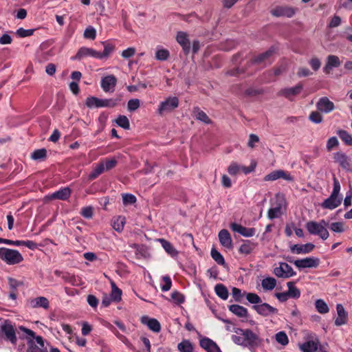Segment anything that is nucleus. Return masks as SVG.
Returning <instances> with one entry per match:
<instances>
[{
    "label": "nucleus",
    "instance_id": "obj_17",
    "mask_svg": "<svg viewBox=\"0 0 352 352\" xmlns=\"http://www.w3.org/2000/svg\"><path fill=\"white\" fill-rule=\"evenodd\" d=\"M28 352H47L44 348L43 339L41 336H37L28 343Z\"/></svg>",
    "mask_w": 352,
    "mask_h": 352
},
{
    "label": "nucleus",
    "instance_id": "obj_58",
    "mask_svg": "<svg viewBox=\"0 0 352 352\" xmlns=\"http://www.w3.org/2000/svg\"><path fill=\"white\" fill-rule=\"evenodd\" d=\"M309 120L316 124H319L322 121V116L318 111H312L309 115Z\"/></svg>",
    "mask_w": 352,
    "mask_h": 352
},
{
    "label": "nucleus",
    "instance_id": "obj_11",
    "mask_svg": "<svg viewBox=\"0 0 352 352\" xmlns=\"http://www.w3.org/2000/svg\"><path fill=\"white\" fill-rule=\"evenodd\" d=\"M294 264L298 269L317 267L320 264V259L316 257H307L294 261Z\"/></svg>",
    "mask_w": 352,
    "mask_h": 352
},
{
    "label": "nucleus",
    "instance_id": "obj_9",
    "mask_svg": "<svg viewBox=\"0 0 352 352\" xmlns=\"http://www.w3.org/2000/svg\"><path fill=\"white\" fill-rule=\"evenodd\" d=\"M280 178L288 182H292L294 180V177L290 175V173L283 170H276L271 172L264 177L263 180L265 182H270L275 181Z\"/></svg>",
    "mask_w": 352,
    "mask_h": 352
},
{
    "label": "nucleus",
    "instance_id": "obj_52",
    "mask_svg": "<svg viewBox=\"0 0 352 352\" xmlns=\"http://www.w3.org/2000/svg\"><path fill=\"white\" fill-rule=\"evenodd\" d=\"M281 214V206L280 205H278L274 208H271L269 209L267 212V217L269 219H273L280 217Z\"/></svg>",
    "mask_w": 352,
    "mask_h": 352
},
{
    "label": "nucleus",
    "instance_id": "obj_42",
    "mask_svg": "<svg viewBox=\"0 0 352 352\" xmlns=\"http://www.w3.org/2000/svg\"><path fill=\"white\" fill-rule=\"evenodd\" d=\"M337 134L346 145H352V135L345 130H338Z\"/></svg>",
    "mask_w": 352,
    "mask_h": 352
},
{
    "label": "nucleus",
    "instance_id": "obj_59",
    "mask_svg": "<svg viewBox=\"0 0 352 352\" xmlns=\"http://www.w3.org/2000/svg\"><path fill=\"white\" fill-rule=\"evenodd\" d=\"M137 199L135 195L129 193L122 195V201L124 204H135Z\"/></svg>",
    "mask_w": 352,
    "mask_h": 352
},
{
    "label": "nucleus",
    "instance_id": "obj_47",
    "mask_svg": "<svg viewBox=\"0 0 352 352\" xmlns=\"http://www.w3.org/2000/svg\"><path fill=\"white\" fill-rule=\"evenodd\" d=\"M211 256L217 262V264L221 265H226L223 256L215 248H212L211 250Z\"/></svg>",
    "mask_w": 352,
    "mask_h": 352
},
{
    "label": "nucleus",
    "instance_id": "obj_57",
    "mask_svg": "<svg viewBox=\"0 0 352 352\" xmlns=\"http://www.w3.org/2000/svg\"><path fill=\"white\" fill-rule=\"evenodd\" d=\"M241 171V166L236 162H232L228 167V172L231 175H236Z\"/></svg>",
    "mask_w": 352,
    "mask_h": 352
},
{
    "label": "nucleus",
    "instance_id": "obj_31",
    "mask_svg": "<svg viewBox=\"0 0 352 352\" xmlns=\"http://www.w3.org/2000/svg\"><path fill=\"white\" fill-rule=\"evenodd\" d=\"M158 241L163 247L164 250L172 257H176L178 255V251L173 247V245L164 239H159Z\"/></svg>",
    "mask_w": 352,
    "mask_h": 352
},
{
    "label": "nucleus",
    "instance_id": "obj_20",
    "mask_svg": "<svg viewBox=\"0 0 352 352\" xmlns=\"http://www.w3.org/2000/svg\"><path fill=\"white\" fill-rule=\"evenodd\" d=\"M230 228L232 231L238 232L245 237H251L254 236L256 232V230L254 228H246L236 223H231Z\"/></svg>",
    "mask_w": 352,
    "mask_h": 352
},
{
    "label": "nucleus",
    "instance_id": "obj_39",
    "mask_svg": "<svg viewBox=\"0 0 352 352\" xmlns=\"http://www.w3.org/2000/svg\"><path fill=\"white\" fill-rule=\"evenodd\" d=\"M216 294L223 300L228 298V290L223 284H217L214 287Z\"/></svg>",
    "mask_w": 352,
    "mask_h": 352
},
{
    "label": "nucleus",
    "instance_id": "obj_1",
    "mask_svg": "<svg viewBox=\"0 0 352 352\" xmlns=\"http://www.w3.org/2000/svg\"><path fill=\"white\" fill-rule=\"evenodd\" d=\"M236 335L232 336V340L236 344L248 347L250 350L258 348L262 342L259 336L249 329H237Z\"/></svg>",
    "mask_w": 352,
    "mask_h": 352
},
{
    "label": "nucleus",
    "instance_id": "obj_8",
    "mask_svg": "<svg viewBox=\"0 0 352 352\" xmlns=\"http://www.w3.org/2000/svg\"><path fill=\"white\" fill-rule=\"evenodd\" d=\"M253 309L262 316H270L278 314V309L268 303L261 302L258 305H253Z\"/></svg>",
    "mask_w": 352,
    "mask_h": 352
},
{
    "label": "nucleus",
    "instance_id": "obj_35",
    "mask_svg": "<svg viewBox=\"0 0 352 352\" xmlns=\"http://www.w3.org/2000/svg\"><path fill=\"white\" fill-rule=\"evenodd\" d=\"M255 243L251 242L249 240L245 241L243 243H242L239 249V252L241 254L248 255L250 254L255 248Z\"/></svg>",
    "mask_w": 352,
    "mask_h": 352
},
{
    "label": "nucleus",
    "instance_id": "obj_60",
    "mask_svg": "<svg viewBox=\"0 0 352 352\" xmlns=\"http://www.w3.org/2000/svg\"><path fill=\"white\" fill-rule=\"evenodd\" d=\"M96 36V31L91 26L87 28L84 32V37L91 40L95 39Z\"/></svg>",
    "mask_w": 352,
    "mask_h": 352
},
{
    "label": "nucleus",
    "instance_id": "obj_21",
    "mask_svg": "<svg viewBox=\"0 0 352 352\" xmlns=\"http://www.w3.org/2000/svg\"><path fill=\"white\" fill-rule=\"evenodd\" d=\"M302 89L303 85L300 83H298L295 87L282 89L280 91V94L289 100H292L294 96L300 94Z\"/></svg>",
    "mask_w": 352,
    "mask_h": 352
},
{
    "label": "nucleus",
    "instance_id": "obj_51",
    "mask_svg": "<svg viewBox=\"0 0 352 352\" xmlns=\"http://www.w3.org/2000/svg\"><path fill=\"white\" fill-rule=\"evenodd\" d=\"M124 218L118 217L113 219L112 226L115 230L121 232L124 228Z\"/></svg>",
    "mask_w": 352,
    "mask_h": 352
},
{
    "label": "nucleus",
    "instance_id": "obj_41",
    "mask_svg": "<svg viewBox=\"0 0 352 352\" xmlns=\"http://www.w3.org/2000/svg\"><path fill=\"white\" fill-rule=\"evenodd\" d=\"M177 349L180 352H192L193 346L188 340H184L177 344Z\"/></svg>",
    "mask_w": 352,
    "mask_h": 352
},
{
    "label": "nucleus",
    "instance_id": "obj_7",
    "mask_svg": "<svg viewBox=\"0 0 352 352\" xmlns=\"http://www.w3.org/2000/svg\"><path fill=\"white\" fill-rule=\"evenodd\" d=\"M273 273L276 276L283 278H287L296 275L292 267L284 262L279 263L278 266L274 267Z\"/></svg>",
    "mask_w": 352,
    "mask_h": 352
},
{
    "label": "nucleus",
    "instance_id": "obj_38",
    "mask_svg": "<svg viewBox=\"0 0 352 352\" xmlns=\"http://www.w3.org/2000/svg\"><path fill=\"white\" fill-rule=\"evenodd\" d=\"M170 56L169 51L161 47H157L155 52V58L160 61L166 60Z\"/></svg>",
    "mask_w": 352,
    "mask_h": 352
},
{
    "label": "nucleus",
    "instance_id": "obj_55",
    "mask_svg": "<svg viewBox=\"0 0 352 352\" xmlns=\"http://www.w3.org/2000/svg\"><path fill=\"white\" fill-rule=\"evenodd\" d=\"M329 229L334 232L342 233L344 231V223L333 222L329 225Z\"/></svg>",
    "mask_w": 352,
    "mask_h": 352
},
{
    "label": "nucleus",
    "instance_id": "obj_45",
    "mask_svg": "<svg viewBox=\"0 0 352 352\" xmlns=\"http://www.w3.org/2000/svg\"><path fill=\"white\" fill-rule=\"evenodd\" d=\"M316 308L317 311L320 314H327L329 309L327 303L322 299H318L315 302Z\"/></svg>",
    "mask_w": 352,
    "mask_h": 352
},
{
    "label": "nucleus",
    "instance_id": "obj_24",
    "mask_svg": "<svg viewBox=\"0 0 352 352\" xmlns=\"http://www.w3.org/2000/svg\"><path fill=\"white\" fill-rule=\"evenodd\" d=\"M201 348L208 352H221L217 344L208 338H204L199 342Z\"/></svg>",
    "mask_w": 352,
    "mask_h": 352
},
{
    "label": "nucleus",
    "instance_id": "obj_30",
    "mask_svg": "<svg viewBox=\"0 0 352 352\" xmlns=\"http://www.w3.org/2000/svg\"><path fill=\"white\" fill-rule=\"evenodd\" d=\"M274 50L272 49H270V50L266 51L265 52L260 54L258 56H256L254 58L253 62L254 63H264V64L270 63H271L270 58L272 56V54H274Z\"/></svg>",
    "mask_w": 352,
    "mask_h": 352
},
{
    "label": "nucleus",
    "instance_id": "obj_15",
    "mask_svg": "<svg viewBox=\"0 0 352 352\" xmlns=\"http://www.w3.org/2000/svg\"><path fill=\"white\" fill-rule=\"evenodd\" d=\"M333 159L334 162L339 164L342 168L346 170H350V159L342 151L334 153L333 155Z\"/></svg>",
    "mask_w": 352,
    "mask_h": 352
},
{
    "label": "nucleus",
    "instance_id": "obj_25",
    "mask_svg": "<svg viewBox=\"0 0 352 352\" xmlns=\"http://www.w3.org/2000/svg\"><path fill=\"white\" fill-rule=\"evenodd\" d=\"M219 242L225 248L230 249L232 248V240L229 232L223 229L219 232Z\"/></svg>",
    "mask_w": 352,
    "mask_h": 352
},
{
    "label": "nucleus",
    "instance_id": "obj_50",
    "mask_svg": "<svg viewBox=\"0 0 352 352\" xmlns=\"http://www.w3.org/2000/svg\"><path fill=\"white\" fill-rule=\"evenodd\" d=\"M276 341L282 344L283 346H285L289 342L288 337L285 331H279L275 335Z\"/></svg>",
    "mask_w": 352,
    "mask_h": 352
},
{
    "label": "nucleus",
    "instance_id": "obj_14",
    "mask_svg": "<svg viewBox=\"0 0 352 352\" xmlns=\"http://www.w3.org/2000/svg\"><path fill=\"white\" fill-rule=\"evenodd\" d=\"M71 194L72 190L69 187H64L52 194L46 195L45 199L47 200L58 199L65 201L69 198Z\"/></svg>",
    "mask_w": 352,
    "mask_h": 352
},
{
    "label": "nucleus",
    "instance_id": "obj_34",
    "mask_svg": "<svg viewBox=\"0 0 352 352\" xmlns=\"http://www.w3.org/2000/svg\"><path fill=\"white\" fill-rule=\"evenodd\" d=\"M105 171L103 164L100 161L98 164H95L92 171L89 173L88 178L89 180L96 179L99 175Z\"/></svg>",
    "mask_w": 352,
    "mask_h": 352
},
{
    "label": "nucleus",
    "instance_id": "obj_16",
    "mask_svg": "<svg viewBox=\"0 0 352 352\" xmlns=\"http://www.w3.org/2000/svg\"><path fill=\"white\" fill-rule=\"evenodd\" d=\"M342 199V197H338L331 194L328 198L321 203L320 206L324 209L332 210L341 204Z\"/></svg>",
    "mask_w": 352,
    "mask_h": 352
},
{
    "label": "nucleus",
    "instance_id": "obj_44",
    "mask_svg": "<svg viewBox=\"0 0 352 352\" xmlns=\"http://www.w3.org/2000/svg\"><path fill=\"white\" fill-rule=\"evenodd\" d=\"M112 290L111 293V298L114 302H118L121 300L122 291L118 287H116L114 283L111 284Z\"/></svg>",
    "mask_w": 352,
    "mask_h": 352
},
{
    "label": "nucleus",
    "instance_id": "obj_5",
    "mask_svg": "<svg viewBox=\"0 0 352 352\" xmlns=\"http://www.w3.org/2000/svg\"><path fill=\"white\" fill-rule=\"evenodd\" d=\"M118 104L117 100L100 99L96 97L90 96L87 98L85 104L89 108L93 107H113Z\"/></svg>",
    "mask_w": 352,
    "mask_h": 352
},
{
    "label": "nucleus",
    "instance_id": "obj_62",
    "mask_svg": "<svg viewBox=\"0 0 352 352\" xmlns=\"http://www.w3.org/2000/svg\"><path fill=\"white\" fill-rule=\"evenodd\" d=\"M140 102L139 99H131L129 100L127 107L129 111H133L140 107Z\"/></svg>",
    "mask_w": 352,
    "mask_h": 352
},
{
    "label": "nucleus",
    "instance_id": "obj_36",
    "mask_svg": "<svg viewBox=\"0 0 352 352\" xmlns=\"http://www.w3.org/2000/svg\"><path fill=\"white\" fill-rule=\"evenodd\" d=\"M262 287L265 291L274 289L276 285V280L273 277H267L262 280Z\"/></svg>",
    "mask_w": 352,
    "mask_h": 352
},
{
    "label": "nucleus",
    "instance_id": "obj_2",
    "mask_svg": "<svg viewBox=\"0 0 352 352\" xmlns=\"http://www.w3.org/2000/svg\"><path fill=\"white\" fill-rule=\"evenodd\" d=\"M328 226L329 223L324 219H322L319 222L314 221H308L305 227L309 234L317 235L322 240H326L329 236V231L326 228Z\"/></svg>",
    "mask_w": 352,
    "mask_h": 352
},
{
    "label": "nucleus",
    "instance_id": "obj_27",
    "mask_svg": "<svg viewBox=\"0 0 352 352\" xmlns=\"http://www.w3.org/2000/svg\"><path fill=\"white\" fill-rule=\"evenodd\" d=\"M315 248V245L311 243L305 245H293L290 247L292 252L295 254H307L311 252Z\"/></svg>",
    "mask_w": 352,
    "mask_h": 352
},
{
    "label": "nucleus",
    "instance_id": "obj_13",
    "mask_svg": "<svg viewBox=\"0 0 352 352\" xmlns=\"http://www.w3.org/2000/svg\"><path fill=\"white\" fill-rule=\"evenodd\" d=\"M27 305L32 309L43 308L47 310L50 307V302L44 296L30 298L27 300Z\"/></svg>",
    "mask_w": 352,
    "mask_h": 352
},
{
    "label": "nucleus",
    "instance_id": "obj_48",
    "mask_svg": "<svg viewBox=\"0 0 352 352\" xmlns=\"http://www.w3.org/2000/svg\"><path fill=\"white\" fill-rule=\"evenodd\" d=\"M47 151L45 148H41L35 150L31 155V157L34 160H43L46 158Z\"/></svg>",
    "mask_w": 352,
    "mask_h": 352
},
{
    "label": "nucleus",
    "instance_id": "obj_63",
    "mask_svg": "<svg viewBox=\"0 0 352 352\" xmlns=\"http://www.w3.org/2000/svg\"><path fill=\"white\" fill-rule=\"evenodd\" d=\"M339 144V142L336 137L330 138L327 142V149L330 151L333 148L338 146Z\"/></svg>",
    "mask_w": 352,
    "mask_h": 352
},
{
    "label": "nucleus",
    "instance_id": "obj_28",
    "mask_svg": "<svg viewBox=\"0 0 352 352\" xmlns=\"http://www.w3.org/2000/svg\"><path fill=\"white\" fill-rule=\"evenodd\" d=\"M320 346V341L318 338L307 341L300 345L302 352H316Z\"/></svg>",
    "mask_w": 352,
    "mask_h": 352
},
{
    "label": "nucleus",
    "instance_id": "obj_12",
    "mask_svg": "<svg viewBox=\"0 0 352 352\" xmlns=\"http://www.w3.org/2000/svg\"><path fill=\"white\" fill-rule=\"evenodd\" d=\"M317 110L321 113H329L335 109V104L329 98H320L316 103Z\"/></svg>",
    "mask_w": 352,
    "mask_h": 352
},
{
    "label": "nucleus",
    "instance_id": "obj_10",
    "mask_svg": "<svg viewBox=\"0 0 352 352\" xmlns=\"http://www.w3.org/2000/svg\"><path fill=\"white\" fill-rule=\"evenodd\" d=\"M87 57H92L97 59H100L101 56H100V52L96 51L93 48L82 47L78 50L75 56L72 57V59L81 60Z\"/></svg>",
    "mask_w": 352,
    "mask_h": 352
},
{
    "label": "nucleus",
    "instance_id": "obj_43",
    "mask_svg": "<svg viewBox=\"0 0 352 352\" xmlns=\"http://www.w3.org/2000/svg\"><path fill=\"white\" fill-rule=\"evenodd\" d=\"M104 51L102 52H100V59L107 58L109 56V55L114 51L115 46L111 43L104 42Z\"/></svg>",
    "mask_w": 352,
    "mask_h": 352
},
{
    "label": "nucleus",
    "instance_id": "obj_23",
    "mask_svg": "<svg viewBox=\"0 0 352 352\" xmlns=\"http://www.w3.org/2000/svg\"><path fill=\"white\" fill-rule=\"evenodd\" d=\"M336 311L338 316L335 320V324L336 326H341L346 324L348 320V314L344 307L341 304H338L336 305Z\"/></svg>",
    "mask_w": 352,
    "mask_h": 352
},
{
    "label": "nucleus",
    "instance_id": "obj_32",
    "mask_svg": "<svg viewBox=\"0 0 352 352\" xmlns=\"http://www.w3.org/2000/svg\"><path fill=\"white\" fill-rule=\"evenodd\" d=\"M192 113L197 120L205 124H210L212 122L211 120L209 118L207 114L201 110L199 107H195L193 109Z\"/></svg>",
    "mask_w": 352,
    "mask_h": 352
},
{
    "label": "nucleus",
    "instance_id": "obj_19",
    "mask_svg": "<svg viewBox=\"0 0 352 352\" xmlns=\"http://www.w3.org/2000/svg\"><path fill=\"white\" fill-rule=\"evenodd\" d=\"M296 9L288 6H278L272 10V15L275 16H286L291 18L296 13Z\"/></svg>",
    "mask_w": 352,
    "mask_h": 352
},
{
    "label": "nucleus",
    "instance_id": "obj_3",
    "mask_svg": "<svg viewBox=\"0 0 352 352\" xmlns=\"http://www.w3.org/2000/svg\"><path fill=\"white\" fill-rule=\"evenodd\" d=\"M0 258L8 265H16L23 261L22 254L16 250L0 248Z\"/></svg>",
    "mask_w": 352,
    "mask_h": 352
},
{
    "label": "nucleus",
    "instance_id": "obj_64",
    "mask_svg": "<svg viewBox=\"0 0 352 352\" xmlns=\"http://www.w3.org/2000/svg\"><path fill=\"white\" fill-rule=\"evenodd\" d=\"M172 285V282L169 276L163 277V284L161 286V289L163 292L168 291Z\"/></svg>",
    "mask_w": 352,
    "mask_h": 352
},
{
    "label": "nucleus",
    "instance_id": "obj_54",
    "mask_svg": "<svg viewBox=\"0 0 352 352\" xmlns=\"http://www.w3.org/2000/svg\"><path fill=\"white\" fill-rule=\"evenodd\" d=\"M333 190L331 194L338 196V197H342V195L340 194L341 186H340V182L336 177L335 175H333Z\"/></svg>",
    "mask_w": 352,
    "mask_h": 352
},
{
    "label": "nucleus",
    "instance_id": "obj_4",
    "mask_svg": "<svg viewBox=\"0 0 352 352\" xmlns=\"http://www.w3.org/2000/svg\"><path fill=\"white\" fill-rule=\"evenodd\" d=\"M179 103L177 97H168L160 103L157 112L160 116L171 113L178 107Z\"/></svg>",
    "mask_w": 352,
    "mask_h": 352
},
{
    "label": "nucleus",
    "instance_id": "obj_22",
    "mask_svg": "<svg viewBox=\"0 0 352 352\" xmlns=\"http://www.w3.org/2000/svg\"><path fill=\"white\" fill-rule=\"evenodd\" d=\"M140 320L142 324L146 325L153 332L159 333L161 331V324L157 319L144 316Z\"/></svg>",
    "mask_w": 352,
    "mask_h": 352
},
{
    "label": "nucleus",
    "instance_id": "obj_37",
    "mask_svg": "<svg viewBox=\"0 0 352 352\" xmlns=\"http://www.w3.org/2000/svg\"><path fill=\"white\" fill-rule=\"evenodd\" d=\"M287 286L288 287L287 292L291 298L298 299L300 298V291L296 287L294 282H288Z\"/></svg>",
    "mask_w": 352,
    "mask_h": 352
},
{
    "label": "nucleus",
    "instance_id": "obj_33",
    "mask_svg": "<svg viewBox=\"0 0 352 352\" xmlns=\"http://www.w3.org/2000/svg\"><path fill=\"white\" fill-rule=\"evenodd\" d=\"M229 310L238 317L246 318L248 316V309L239 305H230Z\"/></svg>",
    "mask_w": 352,
    "mask_h": 352
},
{
    "label": "nucleus",
    "instance_id": "obj_40",
    "mask_svg": "<svg viewBox=\"0 0 352 352\" xmlns=\"http://www.w3.org/2000/svg\"><path fill=\"white\" fill-rule=\"evenodd\" d=\"M19 329L23 332L22 338L25 339L27 340V343H28L29 340H32L37 337L32 330L23 326H19Z\"/></svg>",
    "mask_w": 352,
    "mask_h": 352
},
{
    "label": "nucleus",
    "instance_id": "obj_26",
    "mask_svg": "<svg viewBox=\"0 0 352 352\" xmlns=\"http://www.w3.org/2000/svg\"><path fill=\"white\" fill-rule=\"evenodd\" d=\"M341 62L338 56L336 55H329L327 58L326 64L323 68L325 73H329L333 67H338Z\"/></svg>",
    "mask_w": 352,
    "mask_h": 352
},
{
    "label": "nucleus",
    "instance_id": "obj_49",
    "mask_svg": "<svg viewBox=\"0 0 352 352\" xmlns=\"http://www.w3.org/2000/svg\"><path fill=\"white\" fill-rule=\"evenodd\" d=\"M116 122L119 126L124 129H129L130 128L129 120L125 116H119L116 120Z\"/></svg>",
    "mask_w": 352,
    "mask_h": 352
},
{
    "label": "nucleus",
    "instance_id": "obj_18",
    "mask_svg": "<svg viewBox=\"0 0 352 352\" xmlns=\"http://www.w3.org/2000/svg\"><path fill=\"white\" fill-rule=\"evenodd\" d=\"M117 79L113 75H108L102 78L100 85L104 92H113Z\"/></svg>",
    "mask_w": 352,
    "mask_h": 352
},
{
    "label": "nucleus",
    "instance_id": "obj_53",
    "mask_svg": "<svg viewBox=\"0 0 352 352\" xmlns=\"http://www.w3.org/2000/svg\"><path fill=\"white\" fill-rule=\"evenodd\" d=\"M246 299L250 303L254 304V305H258L262 302L260 296L255 293H247Z\"/></svg>",
    "mask_w": 352,
    "mask_h": 352
},
{
    "label": "nucleus",
    "instance_id": "obj_29",
    "mask_svg": "<svg viewBox=\"0 0 352 352\" xmlns=\"http://www.w3.org/2000/svg\"><path fill=\"white\" fill-rule=\"evenodd\" d=\"M176 40L177 43L182 47L184 52H189L190 48V43L187 33L184 32H177Z\"/></svg>",
    "mask_w": 352,
    "mask_h": 352
},
{
    "label": "nucleus",
    "instance_id": "obj_6",
    "mask_svg": "<svg viewBox=\"0 0 352 352\" xmlns=\"http://www.w3.org/2000/svg\"><path fill=\"white\" fill-rule=\"evenodd\" d=\"M1 331L4 335L5 339L15 344L17 341L14 326L10 320H5L0 324Z\"/></svg>",
    "mask_w": 352,
    "mask_h": 352
},
{
    "label": "nucleus",
    "instance_id": "obj_56",
    "mask_svg": "<svg viewBox=\"0 0 352 352\" xmlns=\"http://www.w3.org/2000/svg\"><path fill=\"white\" fill-rule=\"evenodd\" d=\"M34 32V29L25 30L23 28H20L16 30V34L21 38H24L32 36Z\"/></svg>",
    "mask_w": 352,
    "mask_h": 352
},
{
    "label": "nucleus",
    "instance_id": "obj_46",
    "mask_svg": "<svg viewBox=\"0 0 352 352\" xmlns=\"http://www.w3.org/2000/svg\"><path fill=\"white\" fill-rule=\"evenodd\" d=\"M100 162L103 164L105 171L111 170L117 165L118 163L115 158H106L100 160Z\"/></svg>",
    "mask_w": 352,
    "mask_h": 352
},
{
    "label": "nucleus",
    "instance_id": "obj_61",
    "mask_svg": "<svg viewBox=\"0 0 352 352\" xmlns=\"http://www.w3.org/2000/svg\"><path fill=\"white\" fill-rule=\"evenodd\" d=\"M171 299L177 304H181L184 302V296L183 294L177 291L172 292Z\"/></svg>",
    "mask_w": 352,
    "mask_h": 352
}]
</instances>
